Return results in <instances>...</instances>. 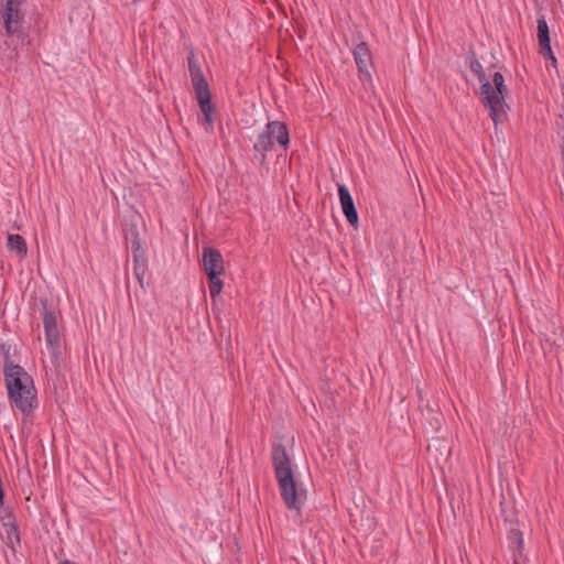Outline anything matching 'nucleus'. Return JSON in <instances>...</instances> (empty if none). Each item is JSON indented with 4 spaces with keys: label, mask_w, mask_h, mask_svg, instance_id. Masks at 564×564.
Masks as SVG:
<instances>
[{
    "label": "nucleus",
    "mask_w": 564,
    "mask_h": 564,
    "mask_svg": "<svg viewBox=\"0 0 564 564\" xmlns=\"http://www.w3.org/2000/svg\"><path fill=\"white\" fill-rule=\"evenodd\" d=\"M275 143L286 150L290 143L289 130L284 122L269 121L265 129L258 135L253 150L260 153L261 161H264L265 153L271 151Z\"/></svg>",
    "instance_id": "423d86ee"
},
{
    "label": "nucleus",
    "mask_w": 564,
    "mask_h": 564,
    "mask_svg": "<svg viewBox=\"0 0 564 564\" xmlns=\"http://www.w3.org/2000/svg\"><path fill=\"white\" fill-rule=\"evenodd\" d=\"M8 247L10 250L15 251L20 258H24L28 252L25 239L17 234L8 236Z\"/></svg>",
    "instance_id": "f8f14e48"
},
{
    "label": "nucleus",
    "mask_w": 564,
    "mask_h": 564,
    "mask_svg": "<svg viewBox=\"0 0 564 564\" xmlns=\"http://www.w3.org/2000/svg\"><path fill=\"white\" fill-rule=\"evenodd\" d=\"M203 268L209 280V294L215 300L223 290V281L220 275L224 273V259L219 250L215 248L203 249Z\"/></svg>",
    "instance_id": "0eeeda50"
},
{
    "label": "nucleus",
    "mask_w": 564,
    "mask_h": 564,
    "mask_svg": "<svg viewBox=\"0 0 564 564\" xmlns=\"http://www.w3.org/2000/svg\"><path fill=\"white\" fill-rule=\"evenodd\" d=\"M128 239H130L131 241L133 259L139 258V256L147 257V250L145 248H143L141 243L139 232L137 229H132L130 231V236L128 237Z\"/></svg>",
    "instance_id": "4468645a"
},
{
    "label": "nucleus",
    "mask_w": 564,
    "mask_h": 564,
    "mask_svg": "<svg viewBox=\"0 0 564 564\" xmlns=\"http://www.w3.org/2000/svg\"><path fill=\"white\" fill-rule=\"evenodd\" d=\"M58 564H76V563L73 561H69V560H64V561H61Z\"/></svg>",
    "instance_id": "f3484780"
},
{
    "label": "nucleus",
    "mask_w": 564,
    "mask_h": 564,
    "mask_svg": "<svg viewBox=\"0 0 564 564\" xmlns=\"http://www.w3.org/2000/svg\"><path fill=\"white\" fill-rule=\"evenodd\" d=\"M354 59L359 70V79L366 90L372 91L373 80L369 68L372 66L371 52L366 42L357 44L352 51Z\"/></svg>",
    "instance_id": "6e6552de"
},
{
    "label": "nucleus",
    "mask_w": 564,
    "mask_h": 564,
    "mask_svg": "<svg viewBox=\"0 0 564 564\" xmlns=\"http://www.w3.org/2000/svg\"><path fill=\"white\" fill-rule=\"evenodd\" d=\"M338 196L341 205L343 213L347 221L354 227H358V213L355 207L354 199L346 185H338Z\"/></svg>",
    "instance_id": "9d476101"
},
{
    "label": "nucleus",
    "mask_w": 564,
    "mask_h": 564,
    "mask_svg": "<svg viewBox=\"0 0 564 564\" xmlns=\"http://www.w3.org/2000/svg\"><path fill=\"white\" fill-rule=\"evenodd\" d=\"M3 375L11 406L23 414L31 413L36 406V390L31 376L8 357L3 364Z\"/></svg>",
    "instance_id": "7ed1b4c3"
},
{
    "label": "nucleus",
    "mask_w": 564,
    "mask_h": 564,
    "mask_svg": "<svg viewBox=\"0 0 564 564\" xmlns=\"http://www.w3.org/2000/svg\"><path fill=\"white\" fill-rule=\"evenodd\" d=\"M148 271V257L133 259V274L141 288H144V278Z\"/></svg>",
    "instance_id": "ddd939ff"
},
{
    "label": "nucleus",
    "mask_w": 564,
    "mask_h": 564,
    "mask_svg": "<svg viewBox=\"0 0 564 564\" xmlns=\"http://www.w3.org/2000/svg\"><path fill=\"white\" fill-rule=\"evenodd\" d=\"M42 321L46 344L55 355L59 351L61 347L56 313L54 311H45L42 315Z\"/></svg>",
    "instance_id": "1a4fd4ad"
},
{
    "label": "nucleus",
    "mask_w": 564,
    "mask_h": 564,
    "mask_svg": "<svg viewBox=\"0 0 564 564\" xmlns=\"http://www.w3.org/2000/svg\"><path fill=\"white\" fill-rule=\"evenodd\" d=\"M538 39L540 45V53L544 57L549 58L553 66H556L557 61L551 48L549 26L543 17L538 19Z\"/></svg>",
    "instance_id": "9b49d317"
},
{
    "label": "nucleus",
    "mask_w": 564,
    "mask_h": 564,
    "mask_svg": "<svg viewBox=\"0 0 564 564\" xmlns=\"http://www.w3.org/2000/svg\"><path fill=\"white\" fill-rule=\"evenodd\" d=\"M0 348L1 350L4 352V359L8 357L10 359V356H9V348L6 349V344H1L0 345Z\"/></svg>",
    "instance_id": "dca6fc26"
},
{
    "label": "nucleus",
    "mask_w": 564,
    "mask_h": 564,
    "mask_svg": "<svg viewBox=\"0 0 564 564\" xmlns=\"http://www.w3.org/2000/svg\"><path fill=\"white\" fill-rule=\"evenodd\" d=\"M23 0H6L0 6V20L7 36H18L22 45H29L31 40L29 35L21 32V25L24 20L22 11Z\"/></svg>",
    "instance_id": "39448f33"
},
{
    "label": "nucleus",
    "mask_w": 564,
    "mask_h": 564,
    "mask_svg": "<svg viewBox=\"0 0 564 564\" xmlns=\"http://www.w3.org/2000/svg\"><path fill=\"white\" fill-rule=\"evenodd\" d=\"M469 68L480 83L479 96L481 105L488 110L495 126L502 123L507 119L508 108L505 100L508 89L505 85L503 75L500 72H495L490 82L481 63L476 57L470 58Z\"/></svg>",
    "instance_id": "f257e3e1"
},
{
    "label": "nucleus",
    "mask_w": 564,
    "mask_h": 564,
    "mask_svg": "<svg viewBox=\"0 0 564 564\" xmlns=\"http://www.w3.org/2000/svg\"><path fill=\"white\" fill-rule=\"evenodd\" d=\"M8 532H9L10 534H11V533H14V534H15V538H17V541H18V542L20 541V539H19V534H18V528H17L15 525H12V527L10 528V531H8Z\"/></svg>",
    "instance_id": "2eb2a0df"
},
{
    "label": "nucleus",
    "mask_w": 564,
    "mask_h": 564,
    "mask_svg": "<svg viewBox=\"0 0 564 564\" xmlns=\"http://www.w3.org/2000/svg\"><path fill=\"white\" fill-rule=\"evenodd\" d=\"M187 62L192 85L195 91V97L199 106V109L203 113V123L206 127V129L212 130L214 122L213 113L215 108L212 104V94L209 85L200 69L199 64L196 62L193 53L187 57Z\"/></svg>",
    "instance_id": "20e7f679"
},
{
    "label": "nucleus",
    "mask_w": 564,
    "mask_h": 564,
    "mask_svg": "<svg viewBox=\"0 0 564 564\" xmlns=\"http://www.w3.org/2000/svg\"><path fill=\"white\" fill-rule=\"evenodd\" d=\"M271 458L280 495L285 507L300 513L306 500V490L294 478L292 462L285 446L280 443L273 444Z\"/></svg>",
    "instance_id": "f03ea898"
}]
</instances>
